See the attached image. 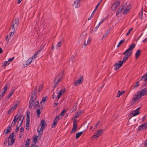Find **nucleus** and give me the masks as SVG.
<instances>
[{"label":"nucleus","instance_id":"obj_1","mask_svg":"<svg viewBox=\"0 0 147 147\" xmlns=\"http://www.w3.org/2000/svg\"><path fill=\"white\" fill-rule=\"evenodd\" d=\"M39 95V93L37 91V87L36 86L34 90L31 92V96L29 102V107L30 109L32 108L33 105L34 108L36 109L39 105V102L37 100V98Z\"/></svg>","mask_w":147,"mask_h":147},{"label":"nucleus","instance_id":"obj_2","mask_svg":"<svg viewBox=\"0 0 147 147\" xmlns=\"http://www.w3.org/2000/svg\"><path fill=\"white\" fill-rule=\"evenodd\" d=\"M146 95H147V90H146L145 88L142 89L137 92L136 95L133 97L132 100L134 101L138 100L142 96Z\"/></svg>","mask_w":147,"mask_h":147},{"label":"nucleus","instance_id":"obj_3","mask_svg":"<svg viewBox=\"0 0 147 147\" xmlns=\"http://www.w3.org/2000/svg\"><path fill=\"white\" fill-rule=\"evenodd\" d=\"M135 46L136 44L133 43L131 45L129 46V48L123 53V54L129 57L131 55L132 53V51L135 48Z\"/></svg>","mask_w":147,"mask_h":147},{"label":"nucleus","instance_id":"obj_4","mask_svg":"<svg viewBox=\"0 0 147 147\" xmlns=\"http://www.w3.org/2000/svg\"><path fill=\"white\" fill-rule=\"evenodd\" d=\"M63 75V72H61L54 79L55 84L54 86V88H55L57 86L59 82L62 79Z\"/></svg>","mask_w":147,"mask_h":147},{"label":"nucleus","instance_id":"obj_5","mask_svg":"<svg viewBox=\"0 0 147 147\" xmlns=\"http://www.w3.org/2000/svg\"><path fill=\"white\" fill-rule=\"evenodd\" d=\"M19 24V19L18 18H16L12 21L11 26L10 28H11V29H13L14 30H17Z\"/></svg>","mask_w":147,"mask_h":147},{"label":"nucleus","instance_id":"obj_6","mask_svg":"<svg viewBox=\"0 0 147 147\" xmlns=\"http://www.w3.org/2000/svg\"><path fill=\"white\" fill-rule=\"evenodd\" d=\"M14 136V132L11 133L9 136L7 141L8 142V145L11 146L14 144L15 141V139L13 138Z\"/></svg>","mask_w":147,"mask_h":147},{"label":"nucleus","instance_id":"obj_7","mask_svg":"<svg viewBox=\"0 0 147 147\" xmlns=\"http://www.w3.org/2000/svg\"><path fill=\"white\" fill-rule=\"evenodd\" d=\"M40 125L41 126L40 129L41 131V134H42V131L44 130L45 127L47 125V123L44 120H42L40 123Z\"/></svg>","mask_w":147,"mask_h":147},{"label":"nucleus","instance_id":"obj_8","mask_svg":"<svg viewBox=\"0 0 147 147\" xmlns=\"http://www.w3.org/2000/svg\"><path fill=\"white\" fill-rule=\"evenodd\" d=\"M120 2L119 1H116L112 5L111 8L113 11L115 10L119 5Z\"/></svg>","mask_w":147,"mask_h":147},{"label":"nucleus","instance_id":"obj_9","mask_svg":"<svg viewBox=\"0 0 147 147\" xmlns=\"http://www.w3.org/2000/svg\"><path fill=\"white\" fill-rule=\"evenodd\" d=\"M7 89V84L5 85L3 89V91L1 92L0 91V99L2 98L5 95V93Z\"/></svg>","mask_w":147,"mask_h":147},{"label":"nucleus","instance_id":"obj_10","mask_svg":"<svg viewBox=\"0 0 147 147\" xmlns=\"http://www.w3.org/2000/svg\"><path fill=\"white\" fill-rule=\"evenodd\" d=\"M83 76H81L77 80L75 81L74 84L75 86H77L81 84L83 81Z\"/></svg>","mask_w":147,"mask_h":147},{"label":"nucleus","instance_id":"obj_11","mask_svg":"<svg viewBox=\"0 0 147 147\" xmlns=\"http://www.w3.org/2000/svg\"><path fill=\"white\" fill-rule=\"evenodd\" d=\"M146 128H147V122L139 126L138 127V131H140Z\"/></svg>","mask_w":147,"mask_h":147},{"label":"nucleus","instance_id":"obj_12","mask_svg":"<svg viewBox=\"0 0 147 147\" xmlns=\"http://www.w3.org/2000/svg\"><path fill=\"white\" fill-rule=\"evenodd\" d=\"M61 117H59V116H57L54 119L53 123L52 125V127H54L59 121V120L61 119Z\"/></svg>","mask_w":147,"mask_h":147},{"label":"nucleus","instance_id":"obj_13","mask_svg":"<svg viewBox=\"0 0 147 147\" xmlns=\"http://www.w3.org/2000/svg\"><path fill=\"white\" fill-rule=\"evenodd\" d=\"M30 116L29 114L27 113L26 115V129L27 130H28L29 129V123H30Z\"/></svg>","mask_w":147,"mask_h":147},{"label":"nucleus","instance_id":"obj_14","mask_svg":"<svg viewBox=\"0 0 147 147\" xmlns=\"http://www.w3.org/2000/svg\"><path fill=\"white\" fill-rule=\"evenodd\" d=\"M65 91V89H61L59 91V92H57V93L58 94V95L57 96V100H58L59 98H60L62 96V94H64Z\"/></svg>","mask_w":147,"mask_h":147},{"label":"nucleus","instance_id":"obj_15","mask_svg":"<svg viewBox=\"0 0 147 147\" xmlns=\"http://www.w3.org/2000/svg\"><path fill=\"white\" fill-rule=\"evenodd\" d=\"M47 99V97H43L42 98V100L40 102V104L41 105V106L39 105H38L39 108L40 109H42L43 108V106L44 105L45 101Z\"/></svg>","mask_w":147,"mask_h":147},{"label":"nucleus","instance_id":"obj_16","mask_svg":"<svg viewBox=\"0 0 147 147\" xmlns=\"http://www.w3.org/2000/svg\"><path fill=\"white\" fill-rule=\"evenodd\" d=\"M19 117V116L18 115V114H17V115H15V116L14 117V119L11 123V126H13L15 125Z\"/></svg>","mask_w":147,"mask_h":147},{"label":"nucleus","instance_id":"obj_17","mask_svg":"<svg viewBox=\"0 0 147 147\" xmlns=\"http://www.w3.org/2000/svg\"><path fill=\"white\" fill-rule=\"evenodd\" d=\"M125 6H126V3L124 4V5H122V7L121 8V7H119V9L117 11V12L116 13V15L117 16L120 13H121L123 10V9L124 8V7Z\"/></svg>","mask_w":147,"mask_h":147},{"label":"nucleus","instance_id":"obj_18","mask_svg":"<svg viewBox=\"0 0 147 147\" xmlns=\"http://www.w3.org/2000/svg\"><path fill=\"white\" fill-rule=\"evenodd\" d=\"M77 125L73 124V127L72 129L71 133L72 134L75 133L77 130Z\"/></svg>","mask_w":147,"mask_h":147},{"label":"nucleus","instance_id":"obj_19","mask_svg":"<svg viewBox=\"0 0 147 147\" xmlns=\"http://www.w3.org/2000/svg\"><path fill=\"white\" fill-rule=\"evenodd\" d=\"M82 0H76L74 2V5H75V7L76 8L80 6V2Z\"/></svg>","mask_w":147,"mask_h":147},{"label":"nucleus","instance_id":"obj_20","mask_svg":"<svg viewBox=\"0 0 147 147\" xmlns=\"http://www.w3.org/2000/svg\"><path fill=\"white\" fill-rule=\"evenodd\" d=\"M19 103L18 101H17L15 103V104L11 107V108L13 111H14L16 108V107L19 105Z\"/></svg>","mask_w":147,"mask_h":147},{"label":"nucleus","instance_id":"obj_21","mask_svg":"<svg viewBox=\"0 0 147 147\" xmlns=\"http://www.w3.org/2000/svg\"><path fill=\"white\" fill-rule=\"evenodd\" d=\"M24 118V117L23 116H21L20 117L19 116L18 120L17 121V125L19 124L20 122H23Z\"/></svg>","mask_w":147,"mask_h":147},{"label":"nucleus","instance_id":"obj_22","mask_svg":"<svg viewBox=\"0 0 147 147\" xmlns=\"http://www.w3.org/2000/svg\"><path fill=\"white\" fill-rule=\"evenodd\" d=\"M140 109V108H138L135 111L134 113H132V116H135L139 114V110Z\"/></svg>","mask_w":147,"mask_h":147},{"label":"nucleus","instance_id":"obj_23","mask_svg":"<svg viewBox=\"0 0 147 147\" xmlns=\"http://www.w3.org/2000/svg\"><path fill=\"white\" fill-rule=\"evenodd\" d=\"M141 50H137L135 54L136 59H137L140 54Z\"/></svg>","mask_w":147,"mask_h":147},{"label":"nucleus","instance_id":"obj_24","mask_svg":"<svg viewBox=\"0 0 147 147\" xmlns=\"http://www.w3.org/2000/svg\"><path fill=\"white\" fill-rule=\"evenodd\" d=\"M91 41V38L89 37V38L87 42L86 43V41L85 40L84 41V45L86 46L88 45H89L90 44V43Z\"/></svg>","mask_w":147,"mask_h":147},{"label":"nucleus","instance_id":"obj_25","mask_svg":"<svg viewBox=\"0 0 147 147\" xmlns=\"http://www.w3.org/2000/svg\"><path fill=\"white\" fill-rule=\"evenodd\" d=\"M102 132L103 130L102 129H99L97 131L96 134L98 135V136H99L102 134Z\"/></svg>","mask_w":147,"mask_h":147},{"label":"nucleus","instance_id":"obj_26","mask_svg":"<svg viewBox=\"0 0 147 147\" xmlns=\"http://www.w3.org/2000/svg\"><path fill=\"white\" fill-rule=\"evenodd\" d=\"M106 20V18L103 19L101 22H100L98 24L97 26L95 28L96 30H97L98 28L99 27L101 24H102L103 22Z\"/></svg>","mask_w":147,"mask_h":147},{"label":"nucleus","instance_id":"obj_27","mask_svg":"<svg viewBox=\"0 0 147 147\" xmlns=\"http://www.w3.org/2000/svg\"><path fill=\"white\" fill-rule=\"evenodd\" d=\"M144 80V81L145 82H147V75H146V74L145 75L142 77L141 80Z\"/></svg>","mask_w":147,"mask_h":147},{"label":"nucleus","instance_id":"obj_28","mask_svg":"<svg viewBox=\"0 0 147 147\" xmlns=\"http://www.w3.org/2000/svg\"><path fill=\"white\" fill-rule=\"evenodd\" d=\"M66 110L65 109L63 110L61 112L58 116H59V117H61V119L64 115V113L65 112Z\"/></svg>","mask_w":147,"mask_h":147},{"label":"nucleus","instance_id":"obj_29","mask_svg":"<svg viewBox=\"0 0 147 147\" xmlns=\"http://www.w3.org/2000/svg\"><path fill=\"white\" fill-rule=\"evenodd\" d=\"M29 59L26 61L25 63L24 64V67H26L28 65H29L32 62H30L29 61H28Z\"/></svg>","mask_w":147,"mask_h":147},{"label":"nucleus","instance_id":"obj_30","mask_svg":"<svg viewBox=\"0 0 147 147\" xmlns=\"http://www.w3.org/2000/svg\"><path fill=\"white\" fill-rule=\"evenodd\" d=\"M82 131H81L76 133V138L78 139L82 134Z\"/></svg>","mask_w":147,"mask_h":147},{"label":"nucleus","instance_id":"obj_31","mask_svg":"<svg viewBox=\"0 0 147 147\" xmlns=\"http://www.w3.org/2000/svg\"><path fill=\"white\" fill-rule=\"evenodd\" d=\"M48 44L46 43H45L43 45H42L40 48L39 50L38 51V52H40L45 47V45H47Z\"/></svg>","mask_w":147,"mask_h":147},{"label":"nucleus","instance_id":"obj_32","mask_svg":"<svg viewBox=\"0 0 147 147\" xmlns=\"http://www.w3.org/2000/svg\"><path fill=\"white\" fill-rule=\"evenodd\" d=\"M9 29L11 30V31L9 34V35H10V36H11L14 33H15L16 30H14V29L11 28H11H10Z\"/></svg>","mask_w":147,"mask_h":147},{"label":"nucleus","instance_id":"obj_33","mask_svg":"<svg viewBox=\"0 0 147 147\" xmlns=\"http://www.w3.org/2000/svg\"><path fill=\"white\" fill-rule=\"evenodd\" d=\"M114 66L115 67L114 69V70H117V69H118L120 67H121L119 65H118L117 63H115L114 65Z\"/></svg>","mask_w":147,"mask_h":147},{"label":"nucleus","instance_id":"obj_34","mask_svg":"<svg viewBox=\"0 0 147 147\" xmlns=\"http://www.w3.org/2000/svg\"><path fill=\"white\" fill-rule=\"evenodd\" d=\"M82 113V112L80 111H79L77 112L75 114V116L74 118H77L78 116L80 115V114Z\"/></svg>","mask_w":147,"mask_h":147},{"label":"nucleus","instance_id":"obj_35","mask_svg":"<svg viewBox=\"0 0 147 147\" xmlns=\"http://www.w3.org/2000/svg\"><path fill=\"white\" fill-rule=\"evenodd\" d=\"M110 29H111V28H110V29L108 30H107L106 33L103 35V37H102V39H103V38L105 37L110 32Z\"/></svg>","mask_w":147,"mask_h":147},{"label":"nucleus","instance_id":"obj_36","mask_svg":"<svg viewBox=\"0 0 147 147\" xmlns=\"http://www.w3.org/2000/svg\"><path fill=\"white\" fill-rule=\"evenodd\" d=\"M129 57L125 55L122 61L123 63H125V61L127 60Z\"/></svg>","mask_w":147,"mask_h":147},{"label":"nucleus","instance_id":"obj_37","mask_svg":"<svg viewBox=\"0 0 147 147\" xmlns=\"http://www.w3.org/2000/svg\"><path fill=\"white\" fill-rule=\"evenodd\" d=\"M61 45L62 42L61 41L59 42L56 45V46L57 47V49H59L61 46Z\"/></svg>","mask_w":147,"mask_h":147},{"label":"nucleus","instance_id":"obj_38","mask_svg":"<svg viewBox=\"0 0 147 147\" xmlns=\"http://www.w3.org/2000/svg\"><path fill=\"white\" fill-rule=\"evenodd\" d=\"M43 89V86L42 85H40L38 87V92H40Z\"/></svg>","mask_w":147,"mask_h":147},{"label":"nucleus","instance_id":"obj_39","mask_svg":"<svg viewBox=\"0 0 147 147\" xmlns=\"http://www.w3.org/2000/svg\"><path fill=\"white\" fill-rule=\"evenodd\" d=\"M129 9H126L123 12V15H125L126 13H127L129 11Z\"/></svg>","mask_w":147,"mask_h":147},{"label":"nucleus","instance_id":"obj_40","mask_svg":"<svg viewBox=\"0 0 147 147\" xmlns=\"http://www.w3.org/2000/svg\"><path fill=\"white\" fill-rule=\"evenodd\" d=\"M30 139H27L26 142V144L27 145H28L29 146V144L30 143Z\"/></svg>","mask_w":147,"mask_h":147},{"label":"nucleus","instance_id":"obj_41","mask_svg":"<svg viewBox=\"0 0 147 147\" xmlns=\"http://www.w3.org/2000/svg\"><path fill=\"white\" fill-rule=\"evenodd\" d=\"M133 120L134 121V122H135L136 120V119H134L133 118H129V119L128 123H131V122H132Z\"/></svg>","mask_w":147,"mask_h":147},{"label":"nucleus","instance_id":"obj_42","mask_svg":"<svg viewBox=\"0 0 147 147\" xmlns=\"http://www.w3.org/2000/svg\"><path fill=\"white\" fill-rule=\"evenodd\" d=\"M37 136H35L33 138V140H34V144H35V142H37Z\"/></svg>","mask_w":147,"mask_h":147},{"label":"nucleus","instance_id":"obj_43","mask_svg":"<svg viewBox=\"0 0 147 147\" xmlns=\"http://www.w3.org/2000/svg\"><path fill=\"white\" fill-rule=\"evenodd\" d=\"M124 41V40H121L120 42L119 43L118 45L117 46V47H119L120 45Z\"/></svg>","mask_w":147,"mask_h":147},{"label":"nucleus","instance_id":"obj_44","mask_svg":"<svg viewBox=\"0 0 147 147\" xmlns=\"http://www.w3.org/2000/svg\"><path fill=\"white\" fill-rule=\"evenodd\" d=\"M4 133L7 134L10 132V131L9 129H5L4 130Z\"/></svg>","mask_w":147,"mask_h":147},{"label":"nucleus","instance_id":"obj_45","mask_svg":"<svg viewBox=\"0 0 147 147\" xmlns=\"http://www.w3.org/2000/svg\"><path fill=\"white\" fill-rule=\"evenodd\" d=\"M133 30V28H131L129 30V31H128V32H127V33H126V35L127 36H128V35H129L130 33L131 32L132 30Z\"/></svg>","mask_w":147,"mask_h":147},{"label":"nucleus","instance_id":"obj_46","mask_svg":"<svg viewBox=\"0 0 147 147\" xmlns=\"http://www.w3.org/2000/svg\"><path fill=\"white\" fill-rule=\"evenodd\" d=\"M100 123V122L99 121H98V122L97 123L96 125H95L94 127V129H96L97 128V126L99 125Z\"/></svg>","mask_w":147,"mask_h":147},{"label":"nucleus","instance_id":"obj_47","mask_svg":"<svg viewBox=\"0 0 147 147\" xmlns=\"http://www.w3.org/2000/svg\"><path fill=\"white\" fill-rule=\"evenodd\" d=\"M117 63L118 65H119L120 66H121L122 65L123 62L122 61L120 60L119 61L118 63Z\"/></svg>","mask_w":147,"mask_h":147},{"label":"nucleus","instance_id":"obj_48","mask_svg":"<svg viewBox=\"0 0 147 147\" xmlns=\"http://www.w3.org/2000/svg\"><path fill=\"white\" fill-rule=\"evenodd\" d=\"M94 13H95V12H94V11H93V12H92V13L91 14V15L90 16V17H89V18H88V20H91L92 19V18L93 17V16H94Z\"/></svg>","mask_w":147,"mask_h":147},{"label":"nucleus","instance_id":"obj_49","mask_svg":"<svg viewBox=\"0 0 147 147\" xmlns=\"http://www.w3.org/2000/svg\"><path fill=\"white\" fill-rule=\"evenodd\" d=\"M8 61H5L3 63V67H5L6 65H7V63H8Z\"/></svg>","mask_w":147,"mask_h":147},{"label":"nucleus","instance_id":"obj_50","mask_svg":"<svg viewBox=\"0 0 147 147\" xmlns=\"http://www.w3.org/2000/svg\"><path fill=\"white\" fill-rule=\"evenodd\" d=\"M13 111L10 108V109L8 111L7 114H9L11 113V112H13Z\"/></svg>","mask_w":147,"mask_h":147},{"label":"nucleus","instance_id":"obj_51","mask_svg":"<svg viewBox=\"0 0 147 147\" xmlns=\"http://www.w3.org/2000/svg\"><path fill=\"white\" fill-rule=\"evenodd\" d=\"M74 117L73 119V124H75V125H77L76 123V121H77V119H76L74 118Z\"/></svg>","mask_w":147,"mask_h":147},{"label":"nucleus","instance_id":"obj_52","mask_svg":"<svg viewBox=\"0 0 147 147\" xmlns=\"http://www.w3.org/2000/svg\"><path fill=\"white\" fill-rule=\"evenodd\" d=\"M36 112L38 115H40L41 113L40 109H37L36 111Z\"/></svg>","mask_w":147,"mask_h":147},{"label":"nucleus","instance_id":"obj_53","mask_svg":"<svg viewBox=\"0 0 147 147\" xmlns=\"http://www.w3.org/2000/svg\"><path fill=\"white\" fill-rule=\"evenodd\" d=\"M139 81H138L136 83V85L134 86V87L135 88H137L139 86V84H138Z\"/></svg>","mask_w":147,"mask_h":147},{"label":"nucleus","instance_id":"obj_54","mask_svg":"<svg viewBox=\"0 0 147 147\" xmlns=\"http://www.w3.org/2000/svg\"><path fill=\"white\" fill-rule=\"evenodd\" d=\"M121 95V92L119 90L118 91V93H117V97H119Z\"/></svg>","mask_w":147,"mask_h":147},{"label":"nucleus","instance_id":"obj_55","mask_svg":"<svg viewBox=\"0 0 147 147\" xmlns=\"http://www.w3.org/2000/svg\"><path fill=\"white\" fill-rule=\"evenodd\" d=\"M99 4H98L97 5H96V7H95V9H94L93 11H94V12H95V11H96V10H97L98 6H99Z\"/></svg>","mask_w":147,"mask_h":147},{"label":"nucleus","instance_id":"obj_56","mask_svg":"<svg viewBox=\"0 0 147 147\" xmlns=\"http://www.w3.org/2000/svg\"><path fill=\"white\" fill-rule=\"evenodd\" d=\"M41 131V130H40V129L39 130L38 129L37 131L38 132V136H37V137H38V136H40L41 134H41V133H40Z\"/></svg>","mask_w":147,"mask_h":147},{"label":"nucleus","instance_id":"obj_57","mask_svg":"<svg viewBox=\"0 0 147 147\" xmlns=\"http://www.w3.org/2000/svg\"><path fill=\"white\" fill-rule=\"evenodd\" d=\"M12 94L10 93H9V95L6 97V98H7V99H9L10 97L12 95Z\"/></svg>","mask_w":147,"mask_h":147},{"label":"nucleus","instance_id":"obj_58","mask_svg":"<svg viewBox=\"0 0 147 147\" xmlns=\"http://www.w3.org/2000/svg\"><path fill=\"white\" fill-rule=\"evenodd\" d=\"M33 58H34L32 57V56L29 59L28 61H29L30 62H32Z\"/></svg>","mask_w":147,"mask_h":147},{"label":"nucleus","instance_id":"obj_59","mask_svg":"<svg viewBox=\"0 0 147 147\" xmlns=\"http://www.w3.org/2000/svg\"><path fill=\"white\" fill-rule=\"evenodd\" d=\"M20 132H22L24 131V128L23 127H21L20 130Z\"/></svg>","mask_w":147,"mask_h":147},{"label":"nucleus","instance_id":"obj_60","mask_svg":"<svg viewBox=\"0 0 147 147\" xmlns=\"http://www.w3.org/2000/svg\"><path fill=\"white\" fill-rule=\"evenodd\" d=\"M99 136H98V135L96 134V135H94L93 138H94V139H95L98 137Z\"/></svg>","mask_w":147,"mask_h":147},{"label":"nucleus","instance_id":"obj_61","mask_svg":"<svg viewBox=\"0 0 147 147\" xmlns=\"http://www.w3.org/2000/svg\"><path fill=\"white\" fill-rule=\"evenodd\" d=\"M39 52L38 51L37 52V53L34 55L32 56V57L34 59H35L36 57V55H37L38 53Z\"/></svg>","mask_w":147,"mask_h":147},{"label":"nucleus","instance_id":"obj_62","mask_svg":"<svg viewBox=\"0 0 147 147\" xmlns=\"http://www.w3.org/2000/svg\"><path fill=\"white\" fill-rule=\"evenodd\" d=\"M20 127L19 126V127H18V125H16V132H17L19 130V128Z\"/></svg>","mask_w":147,"mask_h":147},{"label":"nucleus","instance_id":"obj_63","mask_svg":"<svg viewBox=\"0 0 147 147\" xmlns=\"http://www.w3.org/2000/svg\"><path fill=\"white\" fill-rule=\"evenodd\" d=\"M14 58V57H12V58H9V59L8 60V62L10 61H12L13 60Z\"/></svg>","mask_w":147,"mask_h":147},{"label":"nucleus","instance_id":"obj_64","mask_svg":"<svg viewBox=\"0 0 147 147\" xmlns=\"http://www.w3.org/2000/svg\"><path fill=\"white\" fill-rule=\"evenodd\" d=\"M15 91V89H13L12 90H11V92H10V93H11V94H13L14 92Z\"/></svg>","mask_w":147,"mask_h":147}]
</instances>
